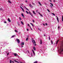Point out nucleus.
<instances>
[{
  "label": "nucleus",
  "instance_id": "obj_21",
  "mask_svg": "<svg viewBox=\"0 0 63 63\" xmlns=\"http://www.w3.org/2000/svg\"><path fill=\"white\" fill-rule=\"evenodd\" d=\"M26 13H27V14H29V13H28V12L27 11H26Z\"/></svg>",
  "mask_w": 63,
  "mask_h": 63
},
{
  "label": "nucleus",
  "instance_id": "obj_1",
  "mask_svg": "<svg viewBox=\"0 0 63 63\" xmlns=\"http://www.w3.org/2000/svg\"><path fill=\"white\" fill-rule=\"evenodd\" d=\"M32 42L34 46H36V42L34 40H33V39H32Z\"/></svg>",
  "mask_w": 63,
  "mask_h": 63
},
{
  "label": "nucleus",
  "instance_id": "obj_38",
  "mask_svg": "<svg viewBox=\"0 0 63 63\" xmlns=\"http://www.w3.org/2000/svg\"><path fill=\"white\" fill-rule=\"evenodd\" d=\"M32 53H31V55L32 56V57H33V55H32Z\"/></svg>",
  "mask_w": 63,
  "mask_h": 63
},
{
  "label": "nucleus",
  "instance_id": "obj_53",
  "mask_svg": "<svg viewBox=\"0 0 63 63\" xmlns=\"http://www.w3.org/2000/svg\"><path fill=\"white\" fill-rule=\"evenodd\" d=\"M21 9L22 10L23 9V8H22V7Z\"/></svg>",
  "mask_w": 63,
  "mask_h": 63
},
{
  "label": "nucleus",
  "instance_id": "obj_60",
  "mask_svg": "<svg viewBox=\"0 0 63 63\" xmlns=\"http://www.w3.org/2000/svg\"><path fill=\"white\" fill-rule=\"evenodd\" d=\"M24 7L25 8V9H26V8H26V7H25V6H24Z\"/></svg>",
  "mask_w": 63,
  "mask_h": 63
},
{
  "label": "nucleus",
  "instance_id": "obj_8",
  "mask_svg": "<svg viewBox=\"0 0 63 63\" xmlns=\"http://www.w3.org/2000/svg\"><path fill=\"white\" fill-rule=\"evenodd\" d=\"M24 45V42H22L21 44V45Z\"/></svg>",
  "mask_w": 63,
  "mask_h": 63
},
{
  "label": "nucleus",
  "instance_id": "obj_58",
  "mask_svg": "<svg viewBox=\"0 0 63 63\" xmlns=\"http://www.w3.org/2000/svg\"><path fill=\"white\" fill-rule=\"evenodd\" d=\"M4 23H7V22H4Z\"/></svg>",
  "mask_w": 63,
  "mask_h": 63
},
{
  "label": "nucleus",
  "instance_id": "obj_10",
  "mask_svg": "<svg viewBox=\"0 0 63 63\" xmlns=\"http://www.w3.org/2000/svg\"><path fill=\"white\" fill-rule=\"evenodd\" d=\"M17 55L18 56V55L17 54H16V53H15L14 54V56H17Z\"/></svg>",
  "mask_w": 63,
  "mask_h": 63
},
{
  "label": "nucleus",
  "instance_id": "obj_5",
  "mask_svg": "<svg viewBox=\"0 0 63 63\" xmlns=\"http://www.w3.org/2000/svg\"><path fill=\"white\" fill-rule=\"evenodd\" d=\"M29 38V36H28V35H27V37L26 39V41H28V40Z\"/></svg>",
  "mask_w": 63,
  "mask_h": 63
},
{
  "label": "nucleus",
  "instance_id": "obj_26",
  "mask_svg": "<svg viewBox=\"0 0 63 63\" xmlns=\"http://www.w3.org/2000/svg\"><path fill=\"white\" fill-rule=\"evenodd\" d=\"M32 22H33L34 23L35 22V20L34 19H32Z\"/></svg>",
  "mask_w": 63,
  "mask_h": 63
},
{
  "label": "nucleus",
  "instance_id": "obj_59",
  "mask_svg": "<svg viewBox=\"0 0 63 63\" xmlns=\"http://www.w3.org/2000/svg\"><path fill=\"white\" fill-rule=\"evenodd\" d=\"M50 7H51V8H52V6L51 5H50Z\"/></svg>",
  "mask_w": 63,
  "mask_h": 63
},
{
  "label": "nucleus",
  "instance_id": "obj_17",
  "mask_svg": "<svg viewBox=\"0 0 63 63\" xmlns=\"http://www.w3.org/2000/svg\"><path fill=\"white\" fill-rule=\"evenodd\" d=\"M40 44L41 45V44H42V40H40Z\"/></svg>",
  "mask_w": 63,
  "mask_h": 63
},
{
  "label": "nucleus",
  "instance_id": "obj_57",
  "mask_svg": "<svg viewBox=\"0 0 63 63\" xmlns=\"http://www.w3.org/2000/svg\"><path fill=\"white\" fill-rule=\"evenodd\" d=\"M9 53H8L7 54V55H9Z\"/></svg>",
  "mask_w": 63,
  "mask_h": 63
},
{
  "label": "nucleus",
  "instance_id": "obj_49",
  "mask_svg": "<svg viewBox=\"0 0 63 63\" xmlns=\"http://www.w3.org/2000/svg\"><path fill=\"white\" fill-rule=\"evenodd\" d=\"M27 10H28V11H29V10L27 8L26 9Z\"/></svg>",
  "mask_w": 63,
  "mask_h": 63
},
{
  "label": "nucleus",
  "instance_id": "obj_55",
  "mask_svg": "<svg viewBox=\"0 0 63 63\" xmlns=\"http://www.w3.org/2000/svg\"><path fill=\"white\" fill-rule=\"evenodd\" d=\"M58 28L59 29V28H60V27H59V26Z\"/></svg>",
  "mask_w": 63,
  "mask_h": 63
},
{
  "label": "nucleus",
  "instance_id": "obj_3",
  "mask_svg": "<svg viewBox=\"0 0 63 63\" xmlns=\"http://www.w3.org/2000/svg\"><path fill=\"white\" fill-rule=\"evenodd\" d=\"M60 50L61 52H62L63 51V48H61Z\"/></svg>",
  "mask_w": 63,
  "mask_h": 63
},
{
  "label": "nucleus",
  "instance_id": "obj_63",
  "mask_svg": "<svg viewBox=\"0 0 63 63\" xmlns=\"http://www.w3.org/2000/svg\"><path fill=\"white\" fill-rule=\"evenodd\" d=\"M45 5H47V3H45Z\"/></svg>",
  "mask_w": 63,
  "mask_h": 63
},
{
  "label": "nucleus",
  "instance_id": "obj_34",
  "mask_svg": "<svg viewBox=\"0 0 63 63\" xmlns=\"http://www.w3.org/2000/svg\"><path fill=\"white\" fill-rule=\"evenodd\" d=\"M27 31H29V30L28 29H27Z\"/></svg>",
  "mask_w": 63,
  "mask_h": 63
},
{
  "label": "nucleus",
  "instance_id": "obj_51",
  "mask_svg": "<svg viewBox=\"0 0 63 63\" xmlns=\"http://www.w3.org/2000/svg\"><path fill=\"white\" fill-rule=\"evenodd\" d=\"M32 52H33V51H34V50H33V49H32Z\"/></svg>",
  "mask_w": 63,
  "mask_h": 63
},
{
  "label": "nucleus",
  "instance_id": "obj_39",
  "mask_svg": "<svg viewBox=\"0 0 63 63\" xmlns=\"http://www.w3.org/2000/svg\"><path fill=\"white\" fill-rule=\"evenodd\" d=\"M14 61H15V62H18L16 61V60H15Z\"/></svg>",
  "mask_w": 63,
  "mask_h": 63
},
{
  "label": "nucleus",
  "instance_id": "obj_46",
  "mask_svg": "<svg viewBox=\"0 0 63 63\" xmlns=\"http://www.w3.org/2000/svg\"><path fill=\"white\" fill-rule=\"evenodd\" d=\"M11 62H12L13 63H14V62L13 61H11Z\"/></svg>",
  "mask_w": 63,
  "mask_h": 63
},
{
  "label": "nucleus",
  "instance_id": "obj_9",
  "mask_svg": "<svg viewBox=\"0 0 63 63\" xmlns=\"http://www.w3.org/2000/svg\"><path fill=\"white\" fill-rule=\"evenodd\" d=\"M34 14V15H36V14L35 13V11H33L32 12Z\"/></svg>",
  "mask_w": 63,
  "mask_h": 63
},
{
  "label": "nucleus",
  "instance_id": "obj_32",
  "mask_svg": "<svg viewBox=\"0 0 63 63\" xmlns=\"http://www.w3.org/2000/svg\"><path fill=\"white\" fill-rule=\"evenodd\" d=\"M19 19L20 20H21V18L20 17H19Z\"/></svg>",
  "mask_w": 63,
  "mask_h": 63
},
{
  "label": "nucleus",
  "instance_id": "obj_52",
  "mask_svg": "<svg viewBox=\"0 0 63 63\" xmlns=\"http://www.w3.org/2000/svg\"><path fill=\"white\" fill-rule=\"evenodd\" d=\"M43 25H44V26H45V24H43Z\"/></svg>",
  "mask_w": 63,
  "mask_h": 63
},
{
  "label": "nucleus",
  "instance_id": "obj_37",
  "mask_svg": "<svg viewBox=\"0 0 63 63\" xmlns=\"http://www.w3.org/2000/svg\"><path fill=\"white\" fill-rule=\"evenodd\" d=\"M29 14H30V15L32 13H31V12H30V11H29Z\"/></svg>",
  "mask_w": 63,
  "mask_h": 63
},
{
  "label": "nucleus",
  "instance_id": "obj_33",
  "mask_svg": "<svg viewBox=\"0 0 63 63\" xmlns=\"http://www.w3.org/2000/svg\"><path fill=\"white\" fill-rule=\"evenodd\" d=\"M28 26H29V27H30V26L29 25V24H28Z\"/></svg>",
  "mask_w": 63,
  "mask_h": 63
},
{
  "label": "nucleus",
  "instance_id": "obj_4",
  "mask_svg": "<svg viewBox=\"0 0 63 63\" xmlns=\"http://www.w3.org/2000/svg\"><path fill=\"white\" fill-rule=\"evenodd\" d=\"M29 6L30 7H31L32 8H33V7L31 4H30L29 5Z\"/></svg>",
  "mask_w": 63,
  "mask_h": 63
},
{
  "label": "nucleus",
  "instance_id": "obj_64",
  "mask_svg": "<svg viewBox=\"0 0 63 63\" xmlns=\"http://www.w3.org/2000/svg\"><path fill=\"white\" fill-rule=\"evenodd\" d=\"M17 23L18 24H19V23H18V22H17Z\"/></svg>",
  "mask_w": 63,
  "mask_h": 63
},
{
  "label": "nucleus",
  "instance_id": "obj_40",
  "mask_svg": "<svg viewBox=\"0 0 63 63\" xmlns=\"http://www.w3.org/2000/svg\"><path fill=\"white\" fill-rule=\"evenodd\" d=\"M21 47H23V46L22 45H21Z\"/></svg>",
  "mask_w": 63,
  "mask_h": 63
},
{
  "label": "nucleus",
  "instance_id": "obj_15",
  "mask_svg": "<svg viewBox=\"0 0 63 63\" xmlns=\"http://www.w3.org/2000/svg\"><path fill=\"white\" fill-rule=\"evenodd\" d=\"M8 2H9V3H10V4H11V1L10 0H8Z\"/></svg>",
  "mask_w": 63,
  "mask_h": 63
},
{
  "label": "nucleus",
  "instance_id": "obj_18",
  "mask_svg": "<svg viewBox=\"0 0 63 63\" xmlns=\"http://www.w3.org/2000/svg\"><path fill=\"white\" fill-rule=\"evenodd\" d=\"M21 24H22V25H23V24H24V23H23V21H21Z\"/></svg>",
  "mask_w": 63,
  "mask_h": 63
},
{
  "label": "nucleus",
  "instance_id": "obj_48",
  "mask_svg": "<svg viewBox=\"0 0 63 63\" xmlns=\"http://www.w3.org/2000/svg\"><path fill=\"white\" fill-rule=\"evenodd\" d=\"M45 24H46V25H47V23H46Z\"/></svg>",
  "mask_w": 63,
  "mask_h": 63
},
{
  "label": "nucleus",
  "instance_id": "obj_25",
  "mask_svg": "<svg viewBox=\"0 0 63 63\" xmlns=\"http://www.w3.org/2000/svg\"><path fill=\"white\" fill-rule=\"evenodd\" d=\"M0 10H1V11H3V8H0Z\"/></svg>",
  "mask_w": 63,
  "mask_h": 63
},
{
  "label": "nucleus",
  "instance_id": "obj_28",
  "mask_svg": "<svg viewBox=\"0 0 63 63\" xmlns=\"http://www.w3.org/2000/svg\"><path fill=\"white\" fill-rule=\"evenodd\" d=\"M38 63V62L37 61H35V62H34L33 63Z\"/></svg>",
  "mask_w": 63,
  "mask_h": 63
},
{
  "label": "nucleus",
  "instance_id": "obj_44",
  "mask_svg": "<svg viewBox=\"0 0 63 63\" xmlns=\"http://www.w3.org/2000/svg\"><path fill=\"white\" fill-rule=\"evenodd\" d=\"M28 53H30V52H29V51L28 50Z\"/></svg>",
  "mask_w": 63,
  "mask_h": 63
},
{
  "label": "nucleus",
  "instance_id": "obj_20",
  "mask_svg": "<svg viewBox=\"0 0 63 63\" xmlns=\"http://www.w3.org/2000/svg\"><path fill=\"white\" fill-rule=\"evenodd\" d=\"M50 4L52 5V7H53V4H52V3H50Z\"/></svg>",
  "mask_w": 63,
  "mask_h": 63
},
{
  "label": "nucleus",
  "instance_id": "obj_19",
  "mask_svg": "<svg viewBox=\"0 0 63 63\" xmlns=\"http://www.w3.org/2000/svg\"><path fill=\"white\" fill-rule=\"evenodd\" d=\"M51 14L52 15H53V16H55V14H54V13H51Z\"/></svg>",
  "mask_w": 63,
  "mask_h": 63
},
{
  "label": "nucleus",
  "instance_id": "obj_14",
  "mask_svg": "<svg viewBox=\"0 0 63 63\" xmlns=\"http://www.w3.org/2000/svg\"><path fill=\"white\" fill-rule=\"evenodd\" d=\"M21 15H22V16H23V17H24V15H23V14H22V13H21Z\"/></svg>",
  "mask_w": 63,
  "mask_h": 63
},
{
  "label": "nucleus",
  "instance_id": "obj_2",
  "mask_svg": "<svg viewBox=\"0 0 63 63\" xmlns=\"http://www.w3.org/2000/svg\"><path fill=\"white\" fill-rule=\"evenodd\" d=\"M16 40H17V41L18 42V44H19L20 43V40H19V39L17 38Z\"/></svg>",
  "mask_w": 63,
  "mask_h": 63
},
{
  "label": "nucleus",
  "instance_id": "obj_11",
  "mask_svg": "<svg viewBox=\"0 0 63 63\" xmlns=\"http://www.w3.org/2000/svg\"><path fill=\"white\" fill-rule=\"evenodd\" d=\"M33 49L34 50H36V48L35 47H33Z\"/></svg>",
  "mask_w": 63,
  "mask_h": 63
},
{
  "label": "nucleus",
  "instance_id": "obj_45",
  "mask_svg": "<svg viewBox=\"0 0 63 63\" xmlns=\"http://www.w3.org/2000/svg\"><path fill=\"white\" fill-rule=\"evenodd\" d=\"M36 13H38V10H36Z\"/></svg>",
  "mask_w": 63,
  "mask_h": 63
},
{
  "label": "nucleus",
  "instance_id": "obj_35",
  "mask_svg": "<svg viewBox=\"0 0 63 63\" xmlns=\"http://www.w3.org/2000/svg\"><path fill=\"white\" fill-rule=\"evenodd\" d=\"M47 10L48 11V12H49L50 13V11H49V10L48 9H47Z\"/></svg>",
  "mask_w": 63,
  "mask_h": 63
},
{
  "label": "nucleus",
  "instance_id": "obj_30",
  "mask_svg": "<svg viewBox=\"0 0 63 63\" xmlns=\"http://www.w3.org/2000/svg\"><path fill=\"white\" fill-rule=\"evenodd\" d=\"M15 35H13L12 36L11 38H13V37H15Z\"/></svg>",
  "mask_w": 63,
  "mask_h": 63
},
{
  "label": "nucleus",
  "instance_id": "obj_41",
  "mask_svg": "<svg viewBox=\"0 0 63 63\" xmlns=\"http://www.w3.org/2000/svg\"><path fill=\"white\" fill-rule=\"evenodd\" d=\"M30 28H31V29L32 30H32V29L31 28V27H30Z\"/></svg>",
  "mask_w": 63,
  "mask_h": 63
},
{
  "label": "nucleus",
  "instance_id": "obj_24",
  "mask_svg": "<svg viewBox=\"0 0 63 63\" xmlns=\"http://www.w3.org/2000/svg\"><path fill=\"white\" fill-rule=\"evenodd\" d=\"M62 21H63V16H62Z\"/></svg>",
  "mask_w": 63,
  "mask_h": 63
},
{
  "label": "nucleus",
  "instance_id": "obj_31",
  "mask_svg": "<svg viewBox=\"0 0 63 63\" xmlns=\"http://www.w3.org/2000/svg\"><path fill=\"white\" fill-rule=\"evenodd\" d=\"M33 54L34 55H35V52L33 51Z\"/></svg>",
  "mask_w": 63,
  "mask_h": 63
},
{
  "label": "nucleus",
  "instance_id": "obj_54",
  "mask_svg": "<svg viewBox=\"0 0 63 63\" xmlns=\"http://www.w3.org/2000/svg\"><path fill=\"white\" fill-rule=\"evenodd\" d=\"M25 2H26V3L27 2V0H26V1H25Z\"/></svg>",
  "mask_w": 63,
  "mask_h": 63
},
{
  "label": "nucleus",
  "instance_id": "obj_56",
  "mask_svg": "<svg viewBox=\"0 0 63 63\" xmlns=\"http://www.w3.org/2000/svg\"><path fill=\"white\" fill-rule=\"evenodd\" d=\"M38 13H39V14L40 15L41 14H40V12H38Z\"/></svg>",
  "mask_w": 63,
  "mask_h": 63
},
{
  "label": "nucleus",
  "instance_id": "obj_50",
  "mask_svg": "<svg viewBox=\"0 0 63 63\" xmlns=\"http://www.w3.org/2000/svg\"><path fill=\"white\" fill-rule=\"evenodd\" d=\"M53 2H55V0H54L53 1Z\"/></svg>",
  "mask_w": 63,
  "mask_h": 63
},
{
  "label": "nucleus",
  "instance_id": "obj_16",
  "mask_svg": "<svg viewBox=\"0 0 63 63\" xmlns=\"http://www.w3.org/2000/svg\"><path fill=\"white\" fill-rule=\"evenodd\" d=\"M30 24H31V25H32V26H33L34 27V25L33 24L31 23H30Z\"/></svg>",
  "mask_w": 63,
  "mask_h": 63
},
{
  "label": "nucleus",
  "instance_id": "obj_12",
  "mask_svg": "<svg viewBox=\"0 0 63 63\" xmlns=\"http://www.w3.org/2000/svg\"><path fill=\"white\" fill-rule=\"evenodd\" d=\"M38 3L40 5V6H42V4H41V3L39 1L38 2Z\"/></svg>",
  "mask_w": 63,
  "mask_h": 63
},
{
  "label": "nucleus",
  "instance_id": "obj_36",
  "mask_svg": "<svg viewBox=\"0 0 63 63\" xmlns=\"http://www.w3.org/2000/svg\"><path fill=\"white\" fill-rule=\"evenodd\" d=\"M10 63H12V61L11 60H10Z\"/></svg>",
  "mask_w": 63,
  "mask_h": 63
},
{
  "label": "nucleus",
  "instance_id": "obj_62",
  "mask_svg": "<svg viewBox=\"0 0 63 63\" xmlns=\"http://www.w3.org/2000/svg\"><path fill=\"white\" fill-rule=\"evenodd\" d=\"M32 3L33 5H34V3H33V2H32Z\"/></svg>",
  "mask_w": 63,
  "mask_h": 63
},
{
  "label": "nucleus",
  "instance_id": "obj_23",
  "mask_svg": "<svg viewBox=\"0 0 63 63\" xmlns=\"http://www.w3.org/2000/svg\"><path fill=\"white\" fill-rule=\"evenodd\" d=\"M59 41V40H58L57 41V42H56V44H57L58 43V42Z\"/></svg>",
  "mask_w": 63,
  "mask_h": 63
},
{
  "label": "nucleus",
  "instance_id": "obj_29",
  "mask_svg": "<svg viewBox=\"0 0 63 63\" xmlns=\"http://www.w3.org/2000/svg\"><path fill=\"white\" fill-rule=\"evenodd\" d=\"M38 29L40 31H41V30L40 29H39V28H38Z\"/></svg>",
  "mask_w": 63,
  "mask_h": 63
},
{
  "label": "nucleus",
  "instance_id": "obj_6",
  "mask_svg": "<svg viewBox=\"0 0 63 63\" xmlns=\"http://www.w3.org/2000/svg\"><path fill=\"white\" fill-rule=\"evenodd\" d=\"M56 17H57V20L58 21V22L59 23V20L58 19V17L57 16H56Z\"/></svg>",
  "mask_w": 63,
  "mask_h": 63
},
{
  "label": "nucleus",
  "instance_id": "obj_61",
  "mask_svg": "<svg viewBox=\"0 0 63 63\" xmlns=\"http://www.w3.org/2000/svg\"><path fill=\"white\" fill-rule=\"evenodd\" d=\"M44 36H45V37H46V36L45 34H44Z\"/></svg>",
  "mask_w": 63,
  "mask_h": 63
},
{
  "label": "nucleus",
  "instance_id": "obj_13",
  "mask_svg": "<svg viewBox=\"0 0 63 63\" xmlns=\"http://www.w3.org/2000/svg\"><path fill=\"white\" fill-rule=\"evenodd\" d=\"M30 15L31 16H32V17H33V14H32L31 13V14Z\"/></svg>",
  "mask_w": 63,
  "mask_h": 63
},
{
  "label": "nucleus",
  "instance_id": "obj_22",
  "mask_svg": "<svg viewBox=\"0 0 63 63\" xmlns=\"http://www.w3.org/2000/svg\"><path fill=\"white\" fill-rule=\"evenodd\" d=\"M15 31V32H18L16 30H15V31Z\"/></svg>",
  "mask_w": 63,
  "mask_h": 63
},
{
  "label": "nucleus",
  "instance_id": "obj_7",
  "mask_svg": "<svg viewBox=\"0 0 63 63\" xmlns=\"http://www.w3.org/2000/svg\"><path fill=\"white\" fill-rule=\"evenodd\" d=\"M8 21L9 22H11V20H10V18H8Z\"/></svg>",
  "mask_w": 63,
  "mask_h": 63
},
{
  "label": "nucleus",
  "instance_id": "obj_27",
  "mask_svg": "<svg viewBox=\"0 0 63 63\" xmlns=\"http://www.w3.org/2000/svg\"><path fill=\"white\" fill-rule=\"evenodd\" d=\"M51 43L52 44H53V42H52V40L51 41Z\"/></svg>",
  "mask_w": 63,
  "mask_h": 63
},
{
  "label": "nucleus",
  "instance_id": "obj_43",
  "mask_svg": "<svg viewBox=\"0 0 63 63\" xmlns=\"http://www.w3.org/2000/svg\"><path fill=\"white\" fill-rule=\"evenodd\" d=\"M49 40H50V36H49Z\"/></svg>",
  "mask_w": 63,
  "mask_h": 63
},
{
  "label": "nucleus",
  "instance_id": "obj_47",
  "mask_svg": "<svg viewBox=\"0 0 63 63\" xmlns=\"http://www.w3.org/2000/svg\"><path fill=\"white\" fill-rule=\"evenodd\" d=\"M22 10H23V12H24V10L23 9H22Z\"/></svg>",
  "mask_w": 63,
  "mask_h": 63
},
{
  "label": "nucleus",
  "instance_id": "obj_42",
  "mask_svg": "<svg viewBox=\"0 0 63 63\" xmlns=\"http://www.w3.org/2000/svg\"><path fill=\"white\" fill-rule=\"evenodd\" d=\"M40 16H41L43 17V15H42V14H40Z\"/></svg>",
  "mask_w": 63,
  "mask_h": 63
}]
</instances>
